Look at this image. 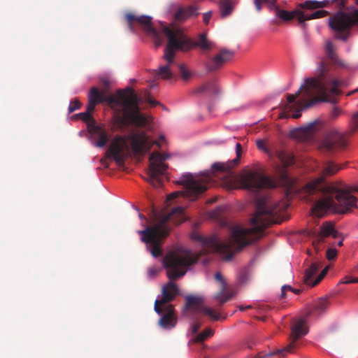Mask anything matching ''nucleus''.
<instances>
[{"label": "nucleus", "mask_w": 358, "mask_h": 358, "mask_svg": "<svg viewBox=\"0 0 358 358\" xmlns=\"http://www.w3.org/2000/svg\"><path fill=\"white\" fill-rule=\"evenodd\" d=\"M287 208L284 201L273 203L268 197H259L256 200V212L250 220V228L234 225L231 228L229 237L224 241L216 235L204 237L197 233L192 234L191 238L201 245L200 254L182 248L169 252L163 259L168 278L174 280L185 275L189 266L196 263L202 254L217 252L225 260H231L236 252L259 239L264 229L275 222V216Z\"/></svg>", "instance_id": "f257e3e1"}, {"label": "nucleus", "mask_w": 358, "mask_h": 358, "mask_svg": "<svg viewBox=\"0 0 358 358\" xmlns=\"http://www.w3.org/2000/svg\"><path fill=\"white\" fill-rule=\"evenodd\" d=\"M341 169V166L327 161L324 164L322 176L303 187L302 192L306 194V197L317 193L324 195V198L317 201L311 208L313 216L321 217L329 213L344 214L356 207L357 199L348 191L325 183L324 176L334 175Z\"/></svg>", "instance_id": "f03ea898"}, {"label": "nucleus", "mask_w": 358, "mask_h": 358, "mask_svg": "<svg viewBox=\"0 0 358 358\" xmlns=\"http://www.w3.org/2000/svg\"><path fill=\"white\" fill-rule=\"evenodd\" d=\"M106 102L118 115H122V122L137 127H145L148 119L140 112L139 104L142 99L131 89L118 90L115 95H107L105 90L92 87L88 95L87 111L80 113L86 120L96 105Z\"/></svg>", "instance_id": "7ed1b4c3"}, {"label": "nucleus", "mask_w": 358, "mask_h": 358, "mask_svg": "<svg viewBox=\"0 0 358 358\" xmlns=\"http://www.w3.org/2000/svg\"><path fill=\"white\" fill-rule=\"evenodd\" d=\"M342 83L343 81L334 78L327 71L324 62H320L316 69V77L306 79L305 96L296 102V106L299 107L300 109L294 111L292 117L299 118L302 110L308 108L316 103L326 101L324 99H320L318 96H324L327 93L331 94L339 93L338 87Z\"/></svg>", "instance_id": "20e7f679"}, {"label": "nucleus", "mask_w": 358, "mask_h": 358, "mask_svg": "<svg viewBox=\"0 0 358 358\" xmlns=\"http://www.w3.org/2000/svg\"><path fill=\"white\" fill-rule=\"evenodd\" d=\"M164 136H160L158 141H152L144 131H132L127 135H117L112 140L106 157L113 159L118 165L124 164L131 150L135 155H143L150 151L154 145L162 148Z\"/></svg>", "instance_id": "39448f33"}, {"label": "nucleus", "mask_w": 358, "mask_h": 358, "mask_svg": "<svg viewBox=\"0 0 358 358\" xmlns=\"http://www.w3.org/2000/svg\"><path fill=\"white\" fill-rule=\"evenodd\" d=\"M184 211L185 208L182 206L174 208L156 224L138 231L141 241L145 243L147 249L152 257L156 258L162 255V241L168 235L170 230L167 222L173 220L177 224L183 222L185 220Z\"/></svg>", "instance_id": "423d86ee"}, {"label": "nucleus", "mask_w": 358, "mask_h": 358, "mask_svg": "<svg viewBox=\"0 0 358 358\" xmlns=\"http://www.w3.org/2000/svg\"><path fill=\"white\" fill-rule=\"evenodd\" d=\"M276 1L277 0H271L270 2L269 0H254V3L258 11L262 9V4L263 3H270L271 9L273 8L275 10L277 17H280L284 21H289L293 19H296L298 23L303 28H305L306 26V21L321 18L327 15V12L324 10H318L312 13H309L308 11V10L324 8L327 4V2L324 1H306L304 3H299L296 9L292 11L280 9L275 5Z\"/></svg>", "instance_id": "0eeeda50"}, {"label": "nucleus", "mask_w": 358, "mask_h": 358, "mask_svg": "<svg viewBox=\"0 0 358 358\" xmlns=\"http://www.w3.org/2000/svg\"><path fill=\"white\" fill-rule=\"evenodd\" d=\"M163 32L168 38V43L164 48L163 56L167 64L160 66L156 74L162 79L169 80L172 77L169 66L174 63L175 52L176 50L187 51L192 47V44L179 29L173 30L169 27H164Z\"/></svg>", "instance_id": "6e6552de"}, {"label": "nucleus", "mask_w": 358, "mask_h": 358, "mask_svg": "<svg viewBox=\"0 0 358 358\" xmlns=\"http://www.w3.org/2000/svg\"><path fill=\"white\" fill-rule=\"evenodd\" d=\"M329 306L326 299H320L315 301L306 315L296 319L292 327L291 343L285 348L278 350L275 353L283 357L285 353L293 352L296 340L308 333L307 322L309 318H316L326 311Z\"/></svg>", "instance_id": "1a4fd4ad"}, {"label": "nucleus", "mask_w": 358, "mask_h": 358, "mask_svg": "<svg viewBox=\"0 0 358 358\" xmlns=\"http://www.w3.org/2000/svg\"><path fill=\"white\" fill-rule=\"evenodd\" d=\"M211 180L208 171L197 175L185 173L178 180V183L184 185L185 190L172 192L168 196L167 199L172 200L182 195L191 201L195 200L199 194L207 190Z\"/></svg>", "instance_id": "9d476101"}, {"label": "nucleus", "mask_w": 358, "mask_h": 358, "mask_svg": "<svg viewBox=\"0 0 358 358\" xmlns=\"http://www.w3.org/2000/svg\"><path fill=\"white\" fill-rule=\"evenodd\" d=\"M358 6V0H355ZM329 24L336 32L337 39L346 41L350 36V29L353 26L358 27V8L352 6L343 12L336 13L329 18Z\"/></svg>", "instance_id": "9b49d317"}, {"label": "nucleus", "mask_w": 358, "mask_h": 358, "mask_svg": "<svg viewBox=\"0 0 358 358\" xmlns=\"http://www.w3.org/2000/svg\"><path fill=\"white\" fill-rule=\"evenodd\" d=\"M238 182L241 188L251 192H257L264 187H275L277 185L275 181L266 176L258 166L243 170L238 176Z\"/></svg>", "instance_id": "f8f14e48"}, {"label": "nucleus", "mask_w": 358, "mask_h": 358, "mask_svg": "<svg viewBox=\"0 0 358 358\" xmlns=\"http://www.w3.org/2000/svg\"><path fill=\"white\" fill-rule=\"evenodd\" d=\"M168 158V155H162L157 152H154L150 155L148 181L155 187L162 185V177L166 174L168 168L164 162Z\"/></svg>", "instance_id": "ddd939ff"}, {"label": "nucleus", "mask_w": 358, "mask_h": 358, "mask_svg": "<svg viewBox=\"0 0 358 358\" xmlns=\"http://www.w3.org/2000/svg\"><path fill=\"white\" fill-rule=\"evenodd\" d=\"M186 306L182 310V314L184 315H187L188 312L191 311L195 315L203 314L207 315L213 320H218L220 319L219 315L213 308L206 307L203 305L202 298L188 296L186 298Z\"/></svg>", "instance_id": "4468645a"}, {"label": "nucleus", "mask_w": 358, "mask_h": 358, "mask_svg": "<svg viewBox=\"0 0 358 358\" xmlns=\"http://www.w3.org/2000/svg\"><path fill=\"white\" fill-rule=\"evenodd\" d=\"M129 22V29L133 31L134 28L132 22L136 21L143 27L145 31L150 36H152L155 39L156 46H160L162 41L157 31L153 27L152 24V17L148 15H141L136 17L133 14L129 13L126 15Z\"/></svg>", "instance_id": "2eb2a0df"}, {"label": "nucleus", "mask_w": 358, "mask_h": 358, "mask_svg": "<svg viewBox=\"0 0 358 358\" xmlns=\"http://www.w3.org/2000/svg\"><path fill=\"white\" fill-rule=\"evenodd\" d=\"M345 140L343 135L336 131L330 132L322 141L320 149L326 152H334L345 145Z\"/></svg>", "instance_id": "dca6fc26"}, {"label": "nucleus", "mask_w": 358, "mask_h": 358, "mask_svg": "<svg viewBox=\"0 0 358 358\" xmlns=\"http://www.w3.org/2000/svg\"><path fill=\"white\" fill-rule=\"evenodd\" d=\"M178 294V288L173 282H169L162 288V296H158L155 301L154 310L157 314H161L160 305H169Z\"/></svg>", "instance_id": "f3484780"}, {"label": "nucleus", "mask_w": 358, "mask_h": 358, "mask_svg": "<svg viewBox=\"0 0 358 358\" xmlns=\"http://www.w3.org/2000/svg\"><path fill=\"white\" fill-rule=\"evenodd\" d=\"M162 310L160 319L158 324L164 329L174 328L178 322V317L176 310L172 305H160Z\"/></svg>", "instance_id": "a211bd4d"}, {"label": "nucleus", "mask_w": 358, "mask_h": 358, "mask_svg": "<svg viewBox=\"0 0 358 358\" xmlns=\"http://www.w3.org/2000/svg\"><path fill=\"white\" fill-rule=\"evenodd\" d=\"M234 52L227 49H222L213 57L209 62L206 63V68L208 71H214L223 66V64L231 60Z\"/></svg>", "instance_id": "6ab92c4d"}, {"label": "nucleus", "mask_w": 358, "mask_h": 358, "mask_svg": "<svg viewBox=\"0 0 358 358\" xmlns=\"http://www.w3.org/2000/svg\"><path fill=\"white\" fill-rule=\"evenodd\" d=\"M236 157L227 162H215L211 166V172L214 175L217 173H229V171L236 166L239 162V158L241 153V145L240 143L236 145Z\"/></svg>", "instance_id": "aec40b11"}, {"label": "nucleus", "mask_w": 358, "mask_h": 358, "mask_svg": "<svg viewBox=\"0 0 358 358\" xmlns=\"http://www.w3.org/2000/svg\"><path fill=\"white\" fill-rule=\"evenodd\" d=\"M315 124V122H312L304 127L295 128L289 131V136L299 141H310L314 135Z\"/></svg>", "instance_id": "412c9836"}, {"label": "nucleus", "mask_w": 358, "mask_h": 358, "mask_svg": "<svg viewBox=\"0 0 358 358\" xmlns=\"http://www.w3.org/2000/svg\"><path fill=\"white\" fill-rule=\"evenodd\" d=\"M318 264L317 263H312L310 266L306 268L303 280L306 284L312 287L319 283L326 274L327 270L324 269L315 279L314 276L317 272Z\"/></svg>", "instance_id": "4be33fe9"}, {"label": "nucleus", "mask_w": 358, "mask_h": 358, "mask_svg": "<svg viewBox=\"0 0 358 358\" xmlns=\"http://www.w3.org/2000/svg\"><path fill=\"white\" fill-rule=\"evenodd\" d=\"M215 278L220 282L221 287L220 291L214 296V299L222 305L230 300L233 297V294L227 291V283L220 272L215 274Z\"/></svg>", "instance_id": "5701e85b"}, {"label": "nucleus", "mask_w": 358, "mask_h": 358, "mask_svg": "<svg viewBox=\"0 0 358 358\" xmlns=\"http://www.w3.org/2000/svg\"><path fill=\"white\" fill-rule=\"evenodd\" d=\"M280 159L283 164L282 166L275 168V176L280 182H289V178L286 171V167L294 163V157L292 155H280Z\"/></svg>", "instance_id": "b1692460"}, {"label": "nucleus", "mask_w": 358, "mask_h": 358, "mask_svg": "<svg viewBox=\"0 0 358 358\" xmlns=\"http://www.w3.org/2000/svg\"><path fill=\"white\" fill-rule=\"evenodd\" d=\"M325 67H326V69H327V71H328L330 74H331V75L333 76V77H334V78H337V79H338V80H340L343 81L342 85H340V86L338 87V92H339V93H338L336 95L340 94H341L340 87H343V86H344V85H345V81L344 80H342V79H341V78H339L336 77V73H335L334 72L331 71L330 70V69H329V68L326 64H325ZM328 95H332V96H334L335 94H329V93H327V94L326 95H324V96H318V97H319L320 99H324L326 100L325 101H329V100H327V99L326 98V97H327V96H328ZM329 102H331V103H334L333 108H332V109L331 110L330 113H329V116H330V118H331V119H332V120L336 119L337 117H338L339 116H341V115H343V110H342L341 108H339V107H338V106H336L335 105V103H336V101H335L334 99H333L332 101H329Z\"/></svg>", "instance_id": "393cba45"}, {"label": "nucleus", "mask_w": 358, "mask_h": 358, "mask_svg": "<svg viewBox=\"0 0 358 358\" xmlns=\"http://www.w3.org/2000/svg\"><path fill=\"white\" fill-rule=\"evenodd\" d=\"M199 7L196 6H188L187 7L179 6L174 14L176 20H185L189 17H196L199 15Z\"/></svg>", "instance_id": "a878e982"}, {"label": "nucleus", "mask_w": 358, "mask_h": 358, "mask_svg": "<svg viewBox=\"0 0 358 358\" xmlns=\"http://www.w3.org/2000/svg\"><path fill=\"white\" fill-rule=\"evenodd\" d=\"M92 138L97 139L92 142L93 145L98 148H103L108 141V134L105 131L99 127H95L92 132Z\"/></svg>", "instance_id": "bb28decb"}, {"label": "nucleus", "mask_w": 358, "mask_h": 358, "mask_svg": "<svg viewBox=\"0 0 358 358\" xmlns=\"http://www.w3.org/2000/svg\"><path fill=\"white\" fill-rule=\"evenodd\" d=\"M338 232L336 231L333 222H326L322 225L319 234L320 238L329 236H332L334 238H336Z\"/></svg>", "instance_id": "cd10ccee"}, {"label": "nucleus", "mask_w": 358, "mask_h": 358, "mask_svg": "<svg viewBox=\"0 0 358 358\" xmlns=\"http://www.w3.org/2000/svg\"><path fill=\"white\" fill-rule=\"evenodd\" d=\"M182 34L192 43V47L190 49L194 46H199L203 50H211L214 47V44L207 40L206 36L204 34H202L199 36L198 41L195 43H193L189 38H188L183 33Z\"/></svg>", "instance_id": "c85d7f7f"}, {"label": "nucleus", "mask_w": 358, "mask_h": 358, "mask_svg": "<svg viewBox=\"0 0 358 358\" xmlns=\"http://www.w3.org/2000/svg\"><path fill=\"white\" fill-rule=\"evenodd\" d=\"M220 92L219 87L215 82L210 81L197 88V93H206L217 94Z\"/></svg>", "instance_id": "c756f323"}, {"label": "nucleus", "mask_w": 358, "mask_h": 358, "mask_svg": "<svg viewBox=\"0 0 358 358\" xmlns=\"http://www.w3.org/2000/svg\"><path fill=\"white\" fill-rule=\"evenodd\" d=\"M234 9V6L230 0H221L220 2V10L222 17H225L231 14Z\"/></svg>", "instance_id": "7c9ffc66"}, {"label": "nucleus", "mask_w": 358, "mask_h": 358, "mask_svg": "<svg viewBox=\"0 0 358 358\" xmlns=\"http://www.w3.org/2000/svg\"><path fill=\"white\" fill-rule=\"evenodd\" d=\"M305 85H306V80L304 81V83L301 86L299 90L297 91L296 94H289L287 96V101L289 104L286 106L285 110L289 111L293 109V106H291L289 104L294 103L296 104L295 100L296 98L299 95V94L301 92V97L303 98L305 96Z\"/></svg>", "instance_id": "2f4dec72"}, {"label": "nucleus", "mask_w": 358, "mask_h": 358, "mask_svg": "<svg viewBox=\"0 0 358 358\" xmlns=\"http://www.w3.org/2000/svg\"><path fill=\"white\" fill-rule=\"evenodd\" d=\"M325 51L328 58L334 64H339L340 62L338 56L334 52V48L332 43L330 41H327L325 44Z\"/></svg>", "instance_id": "473e14b6"}, {"label": "nucleus", "mask_w": 358, "mask_h": 358, "mask_svg": "<svg viewBox=\"0 0 358 358\" xmlns=\"http://www.w3.org/2000/svg\"><path fill=\"white\" fill-rule=\"evenodd\" d=\"M214 331L211 329H206L204 331L199 334L193 341L196 343H201L206 340L208 338L212 336Z\"/></svg>", "instance_id": "72a5a7b5"}, {"label": "nucleus", "mask_w": 358, "mask_h": 358, "mask_svg": "<svg viewBox=\"0 0 358 358\" xmlns=\"http://www.w3.org/2000/svg\"><path fill=\"white\" fill-rule=\"evenodd\" d=\"M80 106V103L77 99L71 101L69 106V113H73V111L79 109Z\"/></svg>", "instance_id": "f704fd0d"}, {"label": "nucleus", "mask_w": 358, "mask_h": 358, "mask_svg": "<svg viewBox=\"0 0 358 358\" xmlns=\"http://www.w3.org/2000/svg\"><path fill=\"white\" fill-rule=\"evenodd\" d=\"M350 128L353 131L358 129V113L352 116L350 122Z\"/></svg>", "instance_id": "c9c22d12"}, {"label": "nucleus", "mask_w": 358, "mask_h": 358, "mask_svg": "<svg viewBox=\"0 0 358 358\" xmlns=\"http://www.w3.org/2000/svg\"><path fill=\"white\" fill-rule=\"evenodd\" d=\"M159 271V269L155 266L150 267L147 272L148 278L150 279L154 278L158 273Z\"/></svg>", "instance_id": "e433bc0d"}, {"label": "nucleus", "mask_w": 358, "mask_h": 358, "mask_svg": "<svg viewBox=\"0 0 358 358\" xmlns=\"http://www.w3.org/2000/svg\"><path fill=\"white\" fill-rule=\"evenodd\" d=\"M200 328V324L199 323H194L191 324L188 331H187V336H193L194 334H196L198 330Z\"/></svg>", "instance_id": "4c0bfd02"}, {"label": "nucleus", "mask_w": 358, "mask_h": 358, "mask_svg": "<svg viewBox=\"0 0 358 358\" xmlns=\"http://www.w3.org/2000/svg\"><path fill=\"white\" fill-rule=\"evenodd\" d=\"M336 255H337V250L335 248H331L327 250V258L329 260H331V259H334L335 257L336 256Z\"/></svg>", "instance_id": "58836bf2"}, {"label": "nucleus", "mask_w": 358, "mask_h": 358, "mask_svg": "<svg viewBox=\"0 0 358 358\" xmlns=\"http://www.w3.org/2000/svg\"><path fill=\"white\" fill-rule=\"evenodd\" d=\"M179 69H180V72L182 75V77L185 80H187L189 77V75H190L188 70L186 69V68L184 65H180Z\"/></svg>", "instance_id": "ea45409f"}, {"label": "nucleus", "mask_w": 358, "mask_h": 358, "mask_svg": "<svg viewBox=\"0 0 358 358\" xmlns=\"http://www.w3.org/2000/svg\"><path fill=\"white\" fill-rule=\"evenodd\" d=\"M288 291H294V289L290 285H283L281 288V297H285V294Z\"/></svg>", "instance_id": "a19ab883"}, {"label": "nucleus", "mask_w": 358, "mask_h": 358, "mask_svg": "<svg viewBox=\"0 0 358 358\" xmlns=\"http://www.w3.org/2000/svg\"><path fill=\"white\" fill-rule=\"evenodd\" d=\"M212 16V12L208 11L203 14V21L205 24H208Z\"/></svg>", "instance_id": "79ce46f5"}, {"label": "nucleus", "mask_w": 358, "mask_h": 358, "mask_svg": "<svg viewBox=\"0 0 358 358\" xmlns=\"http://www.w3.org/2000/svg\"><path fill=\"white\" fill-rule=\"evenodd\" d=\"M257 145L260 150H266L265 142L263 140H257Z\"/></svg>", "instance_id": "37998d69"}, {"label": "nucleus", "mask_w": 358, "mask_h": 358, "mask_svg": "<svg viewBox=\"0 0 358 358\" xmlns=\"http://www.w3.org/2000/svg\"><path fill=\"white\" fill-rule=\"evenodd\" d=\"M358 278H354L350 280V281H343V284H348V283H357Z\"/></svg>", "instance_id": "c03bdc74"}, {"label": "nucleus", "mask_w": 358, "mask_h": 358, "mask_svg": "<svg viewBox=\"0 0 358 358\" xmlns=\"http://www.w3.org/2000/svg\"><path fill=\"white\" fill-rule=\"evenodd\" d=\"M251 308V306L250 305H248V306H238V309L241 310V311H243L246 309H248V308Z\"/></svg>", "instance_id": "a18cd8bd"}, {"label": "nucleus", "mask_w": 358, "mask_h": 358, "mask_svg": "<svg viewBox=\"0 0 358 358\" xmlns=\"http://www.w3.org/2000/svg\"><path fill=\"white\" fill-rule=\"evenodd\" d=\"M352 278L348 277V276H345V278H342L341 280H340V283L343 284L342 282L343 281H350Z\"/></svg>", "instance_id": "49530a36"}, {"label": "nucleus", "mask_w": 358, "mask_h": 358, "mask_svg": "<svg viewBox=\"0 0 358 358\" xmlns=\"http://www.w3.org/2000/svg\"><path fill=\"white\" fill-rule=\"evenodd\" d=\"M355 92H358V87H357V89L354 90H352V91H351V92H348L347 95H348V96H350V95H351V94H354V93H355Z\"/></svg>", "instance_id": "de8ad7c7"}, {"label": "nucleus", "mask_w": 358, "mask_h": 358, "mask_svg": "<svg viewBox=\"0 0 358 358\" xmlns=\"http://www.w3.org/2000/svg\"><path fill=\"white\" fill-rule=\"evenodd\" d=\"M148 101L152 106H155L157 103L155 101H153L152 99H149Z\"/></svg>", "instance_id": "09e8293b"}, {"label": "nucleus", "mask_w": 358, "mask_h": 358, "mask_svg": "<svg viewBox=\"0 0 358 358\" xmlns=\"http://www.w3.org/2000/svg\"><path fill=\"white\" fill-rule=\"evenodd\" d=\"M352 190L358 192V184L352 187Z\"/></svg>", "instance_id": "8fccbe9b"}, {"label": "nucleus", "mask_w": 358, "mask_h": 358, "mask_svg": "<svg viewBox=\"0 0 358 358\" xmlns=\"http://www.w3.org/2000/svg\"><path fill=\"white\" fill-rule=\"evenodd\" d=\"M138 217L141 220L145 219L146 221H148V220L141 213H138Z\"/></svg>", "instance_id": "3c124183"}, {"label": "nucleus", "mask_w": 358, "mask_h": 358, "mask_svg": "<svg viewBox=\"0 0 358 358\" xmlns=\"http://www.w3.org/2000/svg\"><path fill=\"white\" fill-rule=\"evenodd\" d=\"M343 245V240L340 241L338 243V246H341Z\"/></svg>", "instance_id": "603ef678"}, {"label": "nucleus", "mask_w": 358, "mask_h": 358, "mask_svg": "<svg viewBox=\"0 0 358 358\" xmlns=\"http://www.w3.org/2000/svg\"><path fill=\"white\" fill-rule=\"evenodd\" d=\"M292 292L295 293V294H298L299 291L298 289H294V291H292Z\"/></svg>", "instance_id": "864d4df0"}]
</instances>
